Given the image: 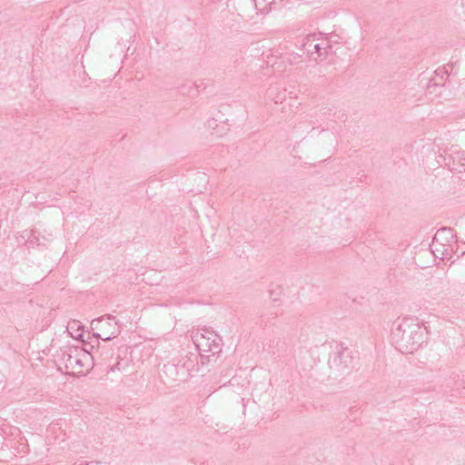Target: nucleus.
I'll return each instance as SVG.
<instances>
[{
	"label": "nucleus",
	"instance_id": "nucleus-2",
	"mask_svg": "<svg viewBox=\"0 0 465 465\" xmlns=\"http://www.w3.org/2000/svg\"><path fill=\"white\" fill-rule=\"evenodd\" d=\"M65 364L73 373L84 375L92 369L93 357L87 351L75 348L68 354Z\"/></svg>",
	"mask_w": 465,
	"mask_h": 465
},
{
	"label": "nucleus",
	"instance_id": "nucleus-7",
	"mask_svg": "<svg viewBox=\"0 0 465 465\" xmlns=\"http://www.w3.org/2000/svg\"><path fill=\"white\" fill-rule=\"evenodd\" d=\"M68 331H70L71 335L74 339H80L83 337L82 330L79 327V322H73L68 326Z\"/></svg>",
	"mask_w": 465,
	"mask_h": 465
},
{
	"label": "nucleus",
	"instance_id": "nucleus-5",
	"mask_svg": "<svg viewBox=\"0 0 465 465\" xmlns=\"http://www.w3.org/2000/svg\"><path fill=\"white\" fill-rule=\"evenodd\" d=\"M452 231L449 228H441L437 231L431 242V251L434 253L446 255L449 252L450 242L452 240Z\"/></svg>",
	"mask_w": 465,
	"mask_h": 465
},
{
	"label": "nucleus",
	"instance_id": "nucleus-1",
	"mask_svg": "<svg viewBox=\"0 0 465 465\" xmlns=\"http://www.w3.org/2000/svg\"><path fill=\"white\" fill-rule=\"evenodd\" d=\"M394 337L403 353H412L422 342L423 333L420 322L412 317H405L399 323Z\"/></svg>",
	"mask_w": 465,
	"mask_h": 465
},
{
	"label": "nucleus",
	"instance_id": "nucleus-4",
	"mask_svg": "<svg viewBox=\"0 0 465 465\" xmlns=\"http://www.w3.org/2000/svg\"><path fill=\"white\" fill-rule=\"evenodd\" d=\"M328 41L322 33H313L306 35L302 42L303 50L311 56H321L322 51L328 48Z\"/></svg>",
	"mask_w": 465,
	"mask_h": 465
},
{
	"label": "nucleus",
	"instance_id": "nucleus-6",
	"mask_svg": "<svg viewBox=\"0 0 465 465\" xmlns=\"http://www.w3.org/2000/svg\"><path fill=\"white\" fill-rule=\"evenodd\" d=\"M195 344L199 351L203 352H212L213 354H215L221 351L220 344L214 340L210 341V339L206 338L204 335L196 337Z\"/></svg>",
	"mask_w": 465,
	"mask_h": 465
},
{
	"label": "nucleus",
	"instance_id": "nucleus-9",
	"mask_svg": "<svg viewBox=\"0 0 465 465\" xmlns=\"http://www.w3.org/2000/svg\"><path fill=\"white\" fill-rule=\"evenodd\" d=\"M274 102H275L276 104H278V103H282V99H281V97H279V96L275 97V98H274Z\"/></svg>",
	"mask_w": 465,
	"mask_h": 465
},
{
	"label": "nucleus",
	"instance_id": "nucleus-8",
	"mask_svg": "<svg viewBox=\"0 0 465 465\" xmlns=\"http://www.w3.org/2000/svg\"><path fill=\"white\" fill-rule=\"evenodd\" d=\"M272 0H253L256 9L266 11Z\"/></svg>",
	"mask_w": 465,
	"mask_h": 465
},
{
	"label": "nucleus",
	"instance_id": "nucleus-3",
	"mask_svg": "<svg viewBox=\"0 0 465 465\" xmlns=\"http://www.w3.org/2000/svg\"><path fill=\"white\" fill-rule=\"evenodd\" d=\"M93 330L95 331L94 335L98 338L108 341L116 337L119 332V327L116 322L110 317L98 319L92 322Z\"/></svg>",
	"mask_w": 465,
	"mask_h": 465
}]
</instances>
